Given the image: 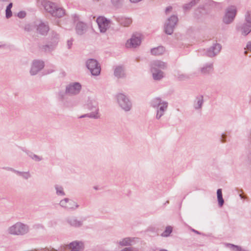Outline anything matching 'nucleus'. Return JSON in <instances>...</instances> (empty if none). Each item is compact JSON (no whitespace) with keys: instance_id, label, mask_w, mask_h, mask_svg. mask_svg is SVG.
Wrapping results in <instances>:
<instances>
[{"instance_id":"nucleus-1","label":"nucleus","mask_w":251,"mask_h":251,"mask_svg":"<svg viewBox=\"0 0 251 251\" xmlns=\"http://www.w3.org/2000/svg\"><path fill=\"white\" fill-rule=\"evenodd\" d=\"M42 5L45 10L52 16H63L66 14L65 10L56 3L44 0Z\"/></svg>"},{"instance_id":"nucleus-2","label":"nucleus","mask_w":251,"mask_h":251,"mask_svg":"<svg viewBox=\"0 0 251 251\" xmlns=\"http://www.w3.org/2000/svg\"><path fill=\"white\" fill-rule=\"evenodd\" d=\"M29 230V226L22 222H17L10 226L7 229V233L13 235H24Z\"/></svg>"},{"instance_id":"nucleus-3","label":"nucleus","mask_w":251,"mask_h":251,"mask_svg":"<svg viewBox=\"0 0 251 251\" xmlns=\"http://www.w3.org/2000/svg\"><path fill=\"white\" fill-rule=\"evenodd\" d=\"M157 67L162 69H165L167 65L166 63L160 60H155L151 62V71L153 78L156 80H159L164 77V73L161 70L157 69Z\"/></svg>"},{"instance_id":"nucleus-4","label":"nucleus","mask_w":251,"mask_h":251,"mask_svg":"<svg viewBox=\"0 0 251 251\" xmlns=\"http://www.w3.org/2000/svg\"><path fill=\"white\" fill-rule=\"evenodd\" d=\"M151 105L156 108V118L159 119L167 110L168 103L159 98H155L151 101Z\"/></svg>"},{"instance_id":"nucleus-5","label":"nucleus","mask_w":251,"mask_h":251,"mask_svg":"<svg viewBox=\"0 0 251 251\" xmlns=\"http://www.w3.org/2000/svg\"><path fill=\"white\" fill-rule=\"evenodd\" d=\"M117 99L120 106L126 111L130 110L132 104L128 98L123 93L117 95Z\"/></svg>"},{"instance_id":"nucleus-6","label":"nucleus","mask_w":251,"mask_h":251,"mask_svg":"<svg viewBox=\"0 0 251 251\" xmlns=\"http://www.w3.org/2000/svg\"><path fill=\"white\" fill-rule=\"evenodd\" d=\"M83 249V243L81 242H73L69 245L60 246L59 251H80Z\"/></svg>"},{"instance_id":"nucleus-7","label":"nucleus","mask_w":251,"mask_h":251,"mask_svg":"<svg viewBox=\"0 0 251 251\" xmlns=\"http://www.w3.org/2000/svg\"><path fill=\"white\" fill-rule=\"evenodd\" d=\"M86 66L93 75H98L100 74V67L96 60H88L86 62Z\"/></svg>"},{"instance_id":"nucleus-8","label":"nucleus","mask_w":251,"mask_h":251,"mask_svg":"<svg viewBox=\"0 0 251 251\" xmlns=\"http://www.w3.org/2000/svg\"><path fill=\"white\" fill-rule=\"evenodd\" d=\"M178 21L177 17H170L166 21L164 25V31L169 35H171Z\"/></svg>"},{"instance_id":"nucleus-9","label":"nucleus","mask_w":251,"mask_h":251,"mask_svg":"<svg viewBox=\"0 0 251 251\" xmlns=\"http://www.w3.org/2000/svg\"><path fill=\"white\" fill-rule=\"evenodd\" d=\"M58 39V35L55 34L52 42H51L50 44L39 46L40 50L45 52H50L54 50L56 45H57Z\"/></svg>"},{"instance_id":"nucleus-10","label":"nucleus","mask_w":251,"mask_h":251,"mask_svg":"<svg viewBox=\"0 0 251 251\" xmlns=\"http://www.w3.org/2000/svg\"><path fill=\"white\" fill-rule=\"evenodd\" d=\"M237 28L242 35H247L251 31V17H246L245 23L239 25Z\"/></svg>"},{"instance_id":"nucleus-11","label":"nucleus","mask_w":251,"mask_h":251,"mask_svg":"<svg viewBox=\"0 0 251 251\" xmlns=\"http://www.w3.org/2000/svg\"><path fill=\"white\" fill-rule=\"evenodd\" d=\"M96 21L101 33H104L110 27V22L105 17H98Z\"/></svg>"},{"instance_id":"nucleus-12","label":"nucleus","mask_w":251,"mask_h":251,"mask_svg":"<svg viewBox=\"0 0 251 251\" xmlns=\"http://www.w3.org/2000/svg\"><path fill=\"white\" fill-rule=\"evenodd\" d=\"M141 42V39L139 34H134L131 38L127 40L126 46L127 48H135L139 46Z\"/></svg>"},{"instance_id":"nucleus-13","label":"nucleus","mask_w":251,"mask_h":251,"mask_svg":"<svg viewBox=\"0 0 251 251\" xmlns=\"http://www.w3.org/2000/svg\"><path fill=\"white\" fill-rule=\"evenodd\" d=\"M44 62L40 60H34L33 61L30 73L31 75H36L39 71L43 69Z\"/></svg>"},{"instance_id":"nucleus-14","label":"nucleus","mask_w":251,"mask_h":251,"mask_svg":"<svg viewBox=\"0 0 251 251\" xmlns=\"http://www.w3.org/2000/svg\"><path fill=\"white\" fill-rule=\"evenodd\" d=\"M37 32L42 35H46L50 30L48 23L38 22L36 23Z\"/></svg>"},{"instance_id":"nucleus-15","label":"nucleus","mask_w":251,"mask_h":251,"mask_svg":"<svg viewBox=\"0 0 251 251\" xmlns=\"http://www.w3.org/2000/svg\"><path fill=\"white\" fill-rule=\"evenodd\" d=\"M81 88V85L78 82L70 84L66 87V93L69 95H76L79 92Z\"/></svg>"},{"instance_id":"nucleus-16","label":"nucleus","mask_w":251,"mask_h":251,"mask_svg":"<svg viewBox=\"0 0 251 251\" xmlns=\"http://www.w3.org/2000/svg\"><path fill=\"white\" fill-rule=\"evenodd\" d=\"M221 45L217 43L213 44L206 51L207 56L212 57L216 55L221 50Z\"/></svg>"},{"instance_id":"nucleus-17","label":"nucleus","mask_w":251,"mask_h":251,"mask_svg":"<svg viewBox=\"0 0 251 251\" xmlns=\"http://www.w3.org/2000/svg\"><path fill=\"white\" fill-rule=\"evenodd\" d=\"M116 20L120 25L124 26H128L132 23V19L126 17H117Z\"/></svg>"},{"instance_id":"nucleus-18","label":"nucleus","mask_w":251,"mask_h":251,"mask_svg":"<svg viewBox=\"0 0 251 251\" xmlns=\"http://www.w3.org/2000/svg\"><path fill=\"white\" fill-rule=\"evenodd\" d=\"M87 29V25L82 22H78L76 25V31L79 35L83 34Z\"/></svg>"},{"instance_id":"nucleus-19","label":"nucleus","mask_w":251,"mask_h":251,"mask_svg":"<svg viewBox=\"0 0 251 251\" xmlns=\"http://www.w3.org/2000/svg\"><path fill=\"white\" fill-rule=\"evenodd\" d=\"M87 108L91 111L92 112H94V113H97L98 115H99V108L98 106V103L95 101H90L87 104Z\"/></svg>"},{"instance_id":"nucleus-20","label":"nucleus","mask_w":251,"mask_h":251,"mask_svg":"<svg viewBox=\"0 0 251 251\" xmlns=\"http://www.w3.org/2000/svg\"><path fill=\"white\" fill-rule=\"evenodd\" d=\"M203 102V99L202 96L197 97L194 102V106L195 109H198L201 108Z\"/></svg>"},{"instance_id":"nucleus-21","label":"nucleus","mask_w":251,"mask_h":251,"mask_svg":"<svg viewBox=\"0 0 251 251\" xmlns=\"http://www.w3.org/2000/svg\"><path fill=\"white\" fill-rule=\"evenodd\" d=\"M68 223L72 226L75 227H79L82 226V222L81 221H78L75 218L72 217L68 219Z\"/></svg>"},{"instance_id":"nucleus-22","label":"nucleus","mask_w":251,"mask_h":251,"mask_svg":"<svg viewBox=\"0 0 251 251\" xmlns=\"http://www.w3.org/2000/svg\"><path fill=\"white\" fill-rule=\"evenodd\" d=\"M237 14V8L235 6H230L226 10V16H235Z\"/></svg>"},{"instance_id":"nucleus-23","label":"nucleus","mask_w":251,"mask_h":251,"mask_svg":"<svg viewBox=\"0 0 251 251\" xmlns=\"http://www.w3.org/2000/svg\"><path fill=\"white\" fill-rule=\"evenodd\" d=\"M165 51L164 48L160 46L157 48H153L151 50V53L154 55H159L162 54Z\"/></svg>"},{"instance_id":"nucleus-24","label":"nucleus","mask_w":251,"mask_h":251,"mask_svg":"<svg viewBox=\"0 0 251 251\" xmlns=\"http://www.w3.org/2000/svg\"><path fill=\"white\" fill-rule=\"evenodd\" d=\"M213 70L212 64L206 65L201 69V72L202 74H208L211 72Z\"/></svg>"},{"instance_id":"nucleus-25","label":"nucleus","mask_w":251,"mask_h":251,"mask_svg":"<svg viewBox=\"0 0 251 251\" xmlns=\"http://www.w3.org/2000/svg\"><path fill=\"white\" fill-rule=\"evenodd\" d=\"M114 75L118 78L124 76L125 73L123 69L121 67H116L115 69Z\"/></svg>"},{"instance_id":"nucleus-26","label":"nucleus","mask_w":251,"mask_h":251,"mask_svg":"<svg viewBox=\"0 0 251 251\" xmlns=\"http://www.w3.org/2000/svg\"><path fill=\"white\" fill-rule=\"evenodd\" d=\"M217 199L218 201L219 205L220 207H222L224 203V200L222 196V189H219L217 191Z\"/></svg>"},{"instance_id":"nucleus-27","label":"nucleus","mask_w":251,"mask_h":251,"mask_svg":"<svg viewBox=\"0 0 251 251\" xmlns=\"http://www.w3.org/2000/svg\"><path fill=\"white\" fill-rule=\"evenodd\" d=\"M133 241V239L130 238H126L119 242V244L122 246H130Z\"/></svg>"},{"instance_id":"nucleus-28","label":"nucleus","mask_w":251,"mask_h":251,"mask_svg":"<svg viewBox=\"0 0 251 251\" xmlns=\"http://www.w3.org/2000/svg\"><path fill=\"white\" fill-rule=\"evenodd\" d=\"M89 117L91 118H93V119H98L100 118V115H98L97 113H94V112H91L89 114L82 115L79 118H84V117Z\"/></svg>"},{"instance_id":"nucleus-29","label":"nucleus","mask_w":251,"mask_h":251,"mask_svg":"<svg viewBox=\"0 0 251 251\" xmlns=\"http://www.w3.org/2000/svg\"><path fill=\"white\" fill-rule=\"evenodd\" d=\"M69 201V199L66 198L64 200L60 201V204L62 207H64L67 208H74L73 206L67 205V203Z\"/></svg>"},{"instance_id":"nucleus-30","label":"nucleus","mask_w":251,"mask_h":251,"mask_svg":"<svg viewBox=\"0 0 251 251\" xmlns=\"http://www.w3.org/2000/svg\"><path fill=\"white\" fill-rule=\"evenodd\" d=\"M172 232V227L171 226L166 227L165 231L161 234L162 237H168Z\"/></svg>"},{"instance_id":"nucleus-31","label":"nucleus","mask_w":251,"mask_h":251,"mask_svg":"<svg viewBox=\"0 0 251 251\" xmlns=\"http://www.w3.org/2000/svg\"><path fill=\"white\" fill-rule=\"evenodd\" d=\"M35 26H36V23H34L26 24L24 27L25 31L29 32L31 31L34 28Z\"/></svg>"},{"instance_id":"nucleus-32","label":"nucleus","mask_w":251,"mask_h":251,"mask_svg":"<svg viewBox=\"0 0 251 251\" xmlns=\"http://www.w3.org/2000/svg\"><path fill=\"white\" fill-rule=\"evenodd\" d=\"M196 4V1L195 0H192L189 3L186 4L183 6V9L187 10L190 9L193 6Z\"/></svg>"},{"instance_id":"nucleus-33","label":"nucleus","mask_w":251,"mask_h":251,"mask_svg":"<svg viewBox=\"0 0 251 251\" xmlns=\"http://www.w3.org/2000/svg\"><path fill=\"white\" fill-rule=\"evenodd\" d=\"M234 18V17H224L223 21L226 24H229L233 21Z\"/></svg>"},{"instance_id":"nucleus-34","label":"nucleus","mask_w":251,"mask_h":251,"mask_svg":"<svg viewBox=\"0 0 251 251\" xmlns=\"http://www.w3.org/2000/svg\"><path fill=\"white\" fill-rule=\"evenodd\" d=\"M12 7V3H10L7 6L5 12H6V16H12V13L11 10V8Z\"/></svg>"},{"instance_id":"nucleus-35","label":"nucleus","mask_w":251,"mask_h":251,"mask_svg":"<svg viewBox=\"0 0 251 251\" xmlns=\"http://www.w3.org/2000/svg\"><path fill=\"white\" fill-rule=\"evenodd\" d=\"M111 1L113 5L117 7L119 6L123 3L122 0H111Z\"/></svg>"},{"instance_id":"nucleus-36","label":"nucleus","mask_w":251,"mask_h":251,"mask_svg":"<svg viewBox=\"0 0 251 251\" xmlns=\"http://www.w3.org/2000/svg\"><path fill=\"white\" fill-rule=\"evenodd\" d=\"M56 190V193L57 195H64L65 193L63 191V189L61 187L55 186Z\"/></svg>"},{"instance_id":"nucleus-37","label":"nucleus","mask_w":251,"mask_h":251,"mask_svg":"<svg viewBox=\"0 0 251 251\" xmlns=\"http://www.w3.org/2000/svg\"><path fill=\"white\" fill-rule=\"evenodd\" d=\"M73 39H71L67 41V46L68 49H71L73 45Z\"/></svg>"},{"instance_id":"nucleus-38","label":"nucleus","mask_w":251,"mask_h":251,"mask_svg":"<svg viewBox=\"0 0 251 251\" xmlns=\"http://www.w3.org/2000/svg\"><path fill=\"white\" fill-rule=\"evenodd\" d=\"M22 176H23L25 179H28L30 177V175L29 172H24Z\"/></svg>"},{"instance_id":"nucleus-39","label":"nucleus","mask_w":251,"mask_h":251,"mask_svg":"<svg viewBox=\"0 0 251 251\" xmlns=\"http://www.w3.org/2000/svg\"><path fill=\"white\" fill-rule=\"evenodd\" d=\"M67 205H72V206H74V208L75 207H78V205L75 203V202L73 201H72L71 200H70V201L68 202V203H67Z\"/></svg>"},{"instance_id":"nucleus-40","label":"nucleus","mask_w":251,"mask_h":251,"mask_svg":"<svg viewBox=\"0 0 251 251\" xmlns=\"http://www.w3.org/2000/svg\"><path fill=\"white\" fill-rule=\"evenodd\" d=\"M173 8L172 6H168L166 8L165 10V14L168 15L170 13V12L172 11Z\"/></svg>"},{"instance_id":"nucleus-41","label":"nucleus","mask_w":251,"mask_h":251,"mask_svg":"<svg viewBox=\"0 0 251 251\" xmlns=\"http://www.w3.org/2000/svg\"><path fill=\"white\" fill-rule=\"evenodd\" d=\"M31 157L32 159H33L37 161H39L41 160V158L40 157H39L38 156H37L35 154L33 155Z\"/></svg>"},{"instance_id":"nucleus-42","label":"nucleus","mask_w":251,"mask_h":251,"mask_svg":"<svg viewBox=\"0 0 251 251\" xmlns=\"http://www.w3.org/2000/svg\"><path fill=\"white\" fill-rule=\"evenodd\" d=\"M231 246L233 247V250L235 251H240L241 250L240 247H239L238 246H235V245H232Z\"/></svg>"},{"instance_id":"nucleus-43","label":"nucleus","mask_w":251,"mask_h":251,"mask_svg":"<svg viewBox=\"0 0 251 251\" xmlns=\"http://www.w3.org/2000/svg\"><path fill=\"white\" fill-rule=\"evenodd\" d=\"M26 13L25 12V11H20L18 14V16H25L26 15Z\"/></svg>"},{"instance_id":"nucleus-44","label":"nucleus","mask_w":251,"mask_h":251,"mask_svg":"<svg viewBox=\"0 0 251 251\" xmlns=\"http://www.w3.org/2000/svg\"><path fill=\"white\" fill-rule=\"evenodd\" d=\"M121 251H134L133 249L132 248H126Z\"/></svg>"},{"instance_id":"nucleus-45","label":"nucleus","mask_w":251,"mask_h":251,"mask_svg":"<svg viewBox=\"0 0 251 251\" xmlns=\"http://www.w3.org/2000/svg\"><path fill=\"white\" fill-rule=\"evenodd\" d=\"M226 137V134H222V139H221L222 142L224 143V142H226V140L225 139Z\"/></svg>"},{"instance_id":"nucleus-46","label":"nucleus","mask_w":251,"mask_h":251,"mask_svg":"<svg viewBox=\"0 0 251 251\" xmlns=\"http://www.w3.org/2000/svg\"><path fill=\"white\" fill-rule=\"evenodd\" d=\"M13 171L14 172H15L16 173H17L18 175H20L21 176H22V174L24 173V172H20V171L14 170H13Z\"/></svg>"},{"instance_id":"nucleus-47","label":"nucleus","mask_w":251,"mask_h":251,"mask_svg":"<svg viewBox=\"0 0 251 251\" xmlns=\"http://www.w3.org/2000/svg\"><path fill=\"white\" fill-rule=\"evenodd\" d=\"M142 0H130V1L131 2H133V3H137V2H138L140 1H141Z\"/></svg>"},{"instance_id":"nucleus-48","label":"nucleus","mask_w":251,"mask_h":251,"mask_svg":"<svg viewBox=\"0 0 251 251\" xmlns=\"http://www.w3.org/2000/svg\"><path fill=\"white\" fill-rule=\"evenodd\" d=\"M186 76L184 75H180V76L179 77V78L180 79H184L185 78H186Z\"/></svg>"},{"instance_id":"nucleus-49","label":"nucleus","mask_w":251,"mask_h":251,"mask_svg":"<svg viewBox=\"0 0 251 251\" xmlns=\"http://www.w3.org/2000/svg\"><path fill=\"white\" fill-rule=\"evenodd\" d=\"M248 16H251V11L248 12Z\"/></svg>"},{"instance_id":"nucleus-50","label":"nucleus","mask_w":251,"mask_h":251,"mask_svg":"<svg viewBox=\"0 0 251 251\" xmlns=\"http://www.w3.org/2000/svg\"><path fill=\"white\" fill-rule=\"evenodd\" d=\"M240 196L241 198H244V197H243V196L242 195V194H240Z\"/></svg>"},{"instance_id":"nucleus-51","label":"nucleus","mask_w":251,"mask_h":251,"mask_svg":"<svg viewBox=\"0 0 251 251\" xmlns=\"http://www.w3.org/2000/svg\"><path fill=\"white\" fill-rule=\"evenodd\" d=\"M193 231H194V232H195L196 233H199V232H198V231H196V230H193Z\"/></svg>"},{"instance_id":"nucleus-52","label":"nucleus","mask_w":251,"mask_h":251,"mask_svg":"<svg viewBox=\"0 0 251 251\" xmlns=\"http://www.w3.org/2000/svg\"><path fill=\"white\" fill-rule=\"evenodd\" d=\"M157 69H159L160 70H162V69H160L159 67H157Z\"/></svg>"},{"instance_id":"nucleus-53","label":"nucleus","mask_w":251,"mask_h":251,"mask_svg":"<svg viewBox=\"0 0 251 251\" xmlns=\"http://www.w3.org/2000/svg\"><path fill=\"white\" fill-rule=\"evenodd\" d=\"M244 53H245V54H246L247 53V51H245Z\"/></svg>"},{"instance_id":"nucleus-54","label":"nucleus","mask_w":251,"mask_h":251,"mask_svg":"<svg viewBox=\"0 0 251 251\" xmlns=\"http://www.w3.org/2000/svg\"><path fill=\"white\" fill-rule=\"evenodd\" d=\"M20 18H24V17H23V16H21V17H20Z\"/></svg>"}]
</instances>
